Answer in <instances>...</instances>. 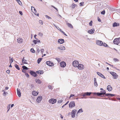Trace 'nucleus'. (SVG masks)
<instances>
[{
    "mask_svg": "<svg viewBox=\"0 0 120 120\" xmlns=\"http://www.w3.org/2000/svg\"><path fill=\"white\" fill-rule=\"evenodd\" d=\"M113 42L115 44L118 45L120 43V37L115 39L113 41Z\"/></svg>",
    "mask_w": 120,
    "mask_h": 120,
    "instance_id": "obj_1",
    "label": "nucleus"
},
{
    "mask_svg": "<svg viewBox=\"0 0 120 120\" xmlns=\"http://www.w3.org/2000/svg\"><path fill=\"white\" fill-rule=\"evenodd\" d=\"M110 73L113 76L114 79H116L117 78L118 75L115 72H110Z\"/></svg>",
    "mask_w": 120,
    "mask_h": 120,
    "instance_id": "obj_2",
    "label": "nucleus"
},
{
    "mask_svg": "<svg viewBox=\"0 0 120 120\" xmlns=\"http://www.w3.org/2000/svg\"><path fill=\"white\" fill-rule=\"evenodd\" d=\"M77 112V110L75 109L72 110L71 112V115L72 118H74L75 116V113Z\"/></svg>",
    "mask_w": 120,
    "mask_h": 120,
    "instance_id": "obj_3",
    "label": "nucleus"
},
{
    "mask_svg": "<svg viewBox=\"0 0 120 120\" xmlns=\"http://www.w3.org/2000/svg\"><path fill=\"white\" fill-rule=\"evenodd\" d=\"M75 102L73 101H71L69 104V108H73L75 106Z\"/></svg>",
    "mask_w": 120,
    "mask_h": 120,
    "instance_id": "obj_4",
    "label": "nucleus"
},
{
    "mask_svg": "<svg viewBox=\"0 0 120 120\" xmlns=\"http://www.w3.org/2000/svg\"><path fill=\"white\" fill-rule=\"evenodd\" d=\"M79 63L77 61H74L72 63L73 66L75 67H77L78 65L79 64Z\"/></svg>",
    "mask_w": 120,
    "mask_h": 120,
    "instance_id": "obj_5",
    "label": "nucleus"
},
{
    "mask_svg": "<svg viewBox=\"0 0 120 120\" xmlns=\"http://www.w3.org/2000/svg\"><path fill=\"white\" fill-rule=\"evenodd\" d=\"M79 70H82L84 68V66L82 64H79L77 66Z\"/></svg>",
    "mask_w": 120,
    "mask_h": 120,
    "instance_id": "obj_6",
    "label": "nucleus"
},
{
    "mask_svg": "<svg viewBox=\"0 0 120 120\" xmlns=\"http://www.w3.org/2000/svg\"><path fill=\"white\" fill-rule=\"evenodd\" d=\"M49 102L52 104H53L56 102V100L53 98L51 99L49 101Z\"/></svg>",
    "mask_w": 120,
    "mask_h": 120,
    "instance_id": "obj_7",
    "label": "nucleus"
},
{
    "mask_svg": "<svg viewBox=\"0 0 120 120\" xmlns=\"http://www.w3.org/2000/svg\"><path fill=\"white\" fill-rule=\"evenodd\" d=\"M46 64L49 66H52L53 65V63L50 61H47L46 62Z\"/></svg>",
    "mask_w": 120,
    "mask_h": 120,
    "instance_id": "obj_8",
    "label": "nucleus"
},
{
    "mask_svg": "<svg viewBox=\"0 0 120 120\" xmlns=\"http://www.w3.org/2000/svg\"><path fill=\"white\" fill-rule=\"evenodd\" d=\"M30 73L31 75L34 77H36L37 75L36 73L34 71H31L30 72Z\"/></svg>",
    "mask_w": 120,
    "mask_h": 120,
    "instance_id": "obj_9",
    "label": "nucleus"
},
{
    "mask_svg": "<svg viewBox=\"0 0 120 120\" xmlns=\"http://www.w3.org/2000/svg\"><path fill=\"white\" fill-rule=\"evenodd\" d=\"M61 67H64L66 66V64L64 62H62L60 63Z\"/></svg>",
    "mask_w": 120,
    "mask_h": 120,
    "instance_id": "obj_10",
    "label": "nucleus"
},
{
    "mask_svg": "<svg viewBox=\"0 0 120 120\" xmlns=\"http://www.w3.org/2000/svg\"><path fill=\"white\" fill-rule=\"evenodd\" d=\"M17 92L18 96L19 97H20L21 96V93L20 92V89L18 88L17 89Z\"/></svg>",
    "mask_w": 120,
    "mask_h": 120,
    "instance_id": "obj_11",
    "label": "nucleus"
},
{
    "mask_svg": "<svg viewBox=\"0 0 120 120\" xmlns=\"http://www.w3.org/2000/svg\"><path fill=\"white\" fill-rule=\"evenodd\" d=\"M103 42L101 41L98 40L96 42V44L97 45L100 46H102Z\"/></svg>",
    "mask_w": 120,
    "mask_h": 120,
    "instance_id": "obj_12",
    "label": "nucleus"
},
{
    "mask_svg": "<svg viewBox=\"0 0 120 120\" xmlns=\"http://www.w3.org/2000/svg\"><path fill=\"white\" fill-rule=\"evenodd\" d=\"M56 27V28L59 30H60L61 32L63 34L66 36H67V34L63 31H62L61 30L60 28L58 26L57 27L55 25H54Z\"/></svg>",
    "mask_w": 120,
    "mask_h": 120,
    "instance_id": "obj_13",
    "label": "nucleus"
},
{
    "mask_svg": "<svg viewBox=\"0 0 120 120\" xmlns=\"http://www.w3.org/2000/svg\"><path fill=\"white\" fill-rule=\"evenodd\" d=\"M42 99V97L41 96H38L37 99V101L38 103Z\"/></svg>",
    "mask_w": 120,
    "mask_h": 120,
    "instance_id": "obj_14",
    "label": "nucleus"
},
{
    "mask_svg": "<svg viewBox=\"0 0 120 120\" xmlns=\"http://www.w3.org/2000/svg\"><path fill=\"white\" fill-rule=\"evenodd\" d=\"M94 29H93L89 30L88 31V32L90 34H92L94 33Z\"/></svg>",
    "mask_w": 120,
    "mask_h": 120,
    "instance_id": "obj_15",
    "label": "nucleus"
},
{
    "mask_svg": "<svg viewBox=\"0 0 120 120\" xmlns=\"http://www.w3.org/2000/svg\"><path fill=\"white\" fill-rule=\"evenodd\" d=\"M107 89L109 91H112V88L111 86L109 85H108V86Z\"/></svg>",
    "mask_w": 120,
    "mask_h": 120,
    "instance_id": "obj_16",
    "label": "nucleus"
},
{
    "mask_svg": "<svg viewBox=\"0 0 120 120\" xmlns=\"http://www.w3.org/2000/svg\"><path fill=\"white\" fill-rule=\"evenodd\" d=\"M23 40L20 38H19L17 39V42L19 43H22L23 42Z\"/></svg>",
    "mask_w": 120,
    "mask_h": 120,
    "instance_id": "obj_17",
    "label": "nucleus"
},
{
    "mask_svg": "<svg viewBox=\"0 0 120 120\" xmlns=\"http://www.w3.org/2000/svg\"><path fill=\"white\" fill-rule=\"evenodd\" d=\"M58 42L60 44H62L64 42V40L63 39H60L58 40Z\"/></svg>",
    "mask_w": 120,
    "mask_h": 120,
    "instance_id": "obj_18",
    "label": "nucleus"
},
{
    "mask_svg": "<svg viewBox=\"0 0 120 120\" xmlns=\"http://www.w3.org/2000/svg\"><path fill=\"white\" fill-rule=\"evenodd\" d=\"M97 74L99 76H101V77L104 79L106 78L102 74H101V73L99 72H97Z\"/></svg>",
    "mask_w": 120,
    "mask_h": 120,
    "instance_id": "obj_19",
    "label": "nucleus"
},
{
    "mask_svg": "<svg viewBox=\"0 0 120 120\" xmlns=\"http://www.w3.org/2000/svg\"><path fill=\"white\" fill-rule=\"evenodd\" d=\"M38 92H36L35 91H33L32 92V94L34 96H37L38 94Z\"/></svg>",
    "mask_w": 120,
    "mask_h": 120,
    "instance_id": "obj_20",
    "label": "nucleus"
},
{
    "mask_svg": "<svg viewBox=\"0 0 120 120\" xmlns=\"http://www.w3.org/2000/svg\"><path fill=\"white\" fill-rule=\"evenodd\" d=\"M58 48L61 50H64L65 49V47L63 46H61L60 47H58Z\"/></svg>",
    "mask_w": 120,
    "mask_h": 120,
    "instance_id": "obj_21",
    "label": "nucleus"
},
{
    "mask_svg": "<svg viewBox=\"0 0 120 120\" xmlns=\"http://www.w3.org/2000/svg\"><path fill=\"white\" fill-rule=\"evenodd\" d=\"M119 26V24L118 23H117L116 22H114L113 24V27H115V26Z\"/></svg>",
    "mask_w": 120,
    "mask_h": 120,
    "instance_id": "obj_22",
    "label": "nucleus"
},
{
    "mask_svg": "<svg viewBox=\"0 0 120 120\" xmlns=\"http://www.w3.org/2000/svg\"><path fill=\"white\" fill-rule=\"evenodd\" d=\"M115 95L114 94H105V95L107 96H111L112 97Z\"/></svg>",
    "mask_w": 120,
    "mask_h": 120,
    "instance_id": "obj_23",
    "label": "nucleus"
},
{
    "mask_svg": "<svg viewBox=\"0 0 120 120\" xmlns=\"http://www.w3.org/2000/svg\"><path fill=\"white\" fill-rule=\"evenodd\" d=\"M36 73L40 74H43L44 72L42 70H39L36 71Z\"/></svg>",
    "mask_w": 120,
    "mask_h": 120,
    "instance_id": "obj_24",
    "label": "nucleus"
},
{
    "mask_svg": "<svg viewBox=\"0 0 120 120\" xmlns=\"http://www.w3.org/2000/svg\"><path fill=\"white\" fill-rule=\"evenodd\" d=\"M94 85L96 86H97L98 85L97 84V83L96 81V78H94Z\"/></svg>",
    "mask_w": 120,
    "mask_h": 120,
    "instance_id": "obj_25",
    "label": "nucleus"
},
{
    "mask_svg": "<svg viewBox=\"0 0 120 120\" xmlns=\"http://www.w3.org/2000/svg\"><path fill=\"white\" fill-rule=\"evenodd\" d=\"M66 24L68 25V26L70 28H73V26L71 24L69 23H66Z\"/></svg>",
    "mask_w": 120,
    "mask_h": 120,
    "instance_id": "obj_26",
    "label": "nucleus"
},
{
    "mask_svg": "<svg viewBox=\"0 0 120 120\" xmlns=\"http://www.w3.org/2000/svg\"><path fill=\"white\" fill-rule=\"evenodd\" d=\"M101 92L102 94V95H103V96H104V95L105 94H105H106V91L105 90H103L102 91H101Z\"/></svg>",
    "mask_w": 120,
    "mask_h": 120,
    "instance_id": "obj_27",
    "label": "nucleus"
},
{
    "mask_svg": "<svg viewBox=\"0 0 120 120\" xmlns=\"http://www.w3.org/2000/svg\"><path fill=\"white\" fill-rule=\"evenodd\" d=\"M32 8H34V14L35 15H36L37 14V11L36 9L34 7L32 6L31 7V9L32 10Z\"/></svg>",
    "mask_w": 120,
    "mask_h": 120,
    "instance_id": "obj_28",
    "label": "nucleus"
},
{
    "mask_svg": "<svg viewBox=\"0 0 120 120\" xmlns=\"http://www.w3.org/2000/svg\"><path fill=\"white\" fill-rule=\"evenodd\" d=\"M35 81H36V82L40 84L41 82V81L39 79H36Z\"/></svg>",
    "mask_w": 120,
    "mask_h": 120,
    "instance_id": "obj_29",
    "label": "nucleus"
},
{
    "mask_svg": "<svg viewBox=\"0 0 120 120\" xmlns=\"http://www.w3.org/2000/svg\"><path fill=\"white\" fill-rule=\"evenodd\" d=\"M22 68H23V70H27L29 69V68H28L25 66H23Z\"/></svg>",
    "mask_w": 120,
    "mask_h": 120,
    "instance_id": "obj_30",
    "label": "nucleus"
},
{
    "mask_svg": "<svg viewBox=\"0 0 120 120\" xmlns=\"http://www.w3.org/2000/svg\"><path fill=\"white\" fill-rule=\"evenodd\" d=\"M83 110L81 108V109H79L78 110L77 113L78 114V113H79L82 112H83Z\"/></svg>",
    "mask_w": 120,
    "mask_h": 120,
    "instance_id": "obj_31",
    "label": "nucleus"
},
{
    "mask_svg": "<svg viewBox=\"0 0 120 120\" xmlns=\"http://www.w3.org/2000/svg\"><path fill=\"white\" fill-rule=\"evenodd\" d=\"M15 66L17 69L18 70H20V68H19V66L16 64H15Z\"/></svg>",
    "mask_w": 120,
    "mask_h": 120,
    "instance_id": "obj_32",
    "label": "nucleus"
},
{
    "mask_svg": "<svg viewBox=\"0 0 120 120\" xmlns=\"http://www.w3.org/2000/svg\"><path fill=\"white\" fill-rule=\"evenodd\" d=\"M77 5L75 4L74 3H73L71 5V7L73 9L76 6H77Z\"/></svg>",
    "mask_w": 120,
    "mask_h": 120,
    "instance_id": "obj_33",
    "label": "nucleus"
},
{
    "mask_svg": "<svg viewBox=\"0 0 120 120\" xmlns=\"http://www.w3.org/2000/svg\"><path fill=\"white\" fill-rule=\"evenodd\" d=\"M42 59V58H40L38 59L37 60V62L38 64H39L40 63L41 60Z\"/></svg>",
    "mask_w": 120,
    "mask_h": 120,
    "instance_id": "obj_34",
    "label": "nucleus"
},
{
    "mask_svg": "<svg viewBox=\"0 0 120 120\" xmlns=\"http://www.w3.org/2000/svg\"><path fill=\"white\" fill-rule=\"evenodd\" d=\"M86 96H90L92 93L90 92H86Z\"/></svg>",
    "mask_w": 120,
    "mask_h": 120,
    "instance_id": "obj_35",
    "label": "nucleus"
},
{
    "mask_svg": "<svg viewBox=\"0 0 120 120\" xmlns=\"http://www.w3.org/2000/svg\"><path fill=\"white\" fill-rule=\"evenodd\" d=\"M86 92L85 93H82L81 94V95L83 96V97H86Z\"/></svg>",
    "mask_w": 120,
    "mask_h": 120,
    "instance_id": "obj_36",
    "label": "nucleus"
},
{
    "mask_svg": "<svg viewBox=\"0 0 120 120\" xmlns=\"http://www.w3.org/2000/svg\"><path fill=\"white\" fill-rule=\"evenodd\" d=\"M30 51L33 53H34L35 52V51L33 48L31 49H30Z\"/></svg>",
    "mask_w": 120,
    "mask_h": 120,
    "instance_id": "obj_37",
    "label": "nucleus"
},
{
    "mask_svg": "<svg viewBox=\"0 0 120 120\" xmlns=\"http://www.w3.org/2000/svg\"><path fill=\"white\" fill-rule=\"evenodd\" d=\"M102 45L103 46L105 47H106L108 45L105 43H103L102 44Z\"/></svg>",
    "mask_w": 120,
    "mask_h": 120,
    "instance_id": "obj_38",
    "label": "nucleus"
},
{
    "mask_svg": "<svg viewBox=\"0 0 120 120\" xmlns=\"http://www.w3.org/2000/svg\"><path fill=\"white\" fill-rule=\"evenodd\" d=\"M8 94V93L7 92H4L3 93V95L4 96H5Z\"/></svg>",
    "mask_w": 120,
    "mask_h": 120,
    "instance_id": "obj_39",
    "label": "nucleus"
},
{
    "mask_svg": "<svg viewBox=\"0 0 120 120\" xmlns=\"http://www.w3.org/2000/svg\"><path fill=\"white\" fill-rule=\"evenodd\" d=\"M97 95L98 96H101L102 95L101 93H97Z\"/></svg>",
    "mask_w": 120,
    "mask_h": 120,
    "instance_id": "obj_40",
    "label": "nucleus"
},
{
    "mask_svg": "<svg viewBox=\"0 0 120 120\" xmlns=\"http://www.w3.org/2000/svg\"><path fill=\"white\" fill-rule=\"evenodd\" d=\"M24 57L22 59V62L23 63H24L25 64H27V63L25 62H24V60H25L24 59Z\"/></svg>",
    "mask_w": 120,
    "mask_h": 120,
    "instance_id": "obj_41",
    "label": "nucleus"
},
{
    "mask_svg": "<svg viewBox=\"0 0 120 120\" xmlns=\"http://www.w3.org/2000/svg\"><path fill=\"white\" fill-rule=\"evenodd\" d=\"M105 13V11L104 10L101 12V14L102 15H104Z\"/></svg>",
    "mask_w": 120,
    "mask_h": 120,
    "instance_id": "obj_42",
    "label": "nucleus"
},
{
    "mask_svg": "<svg viewBox=\"0 0 120 120\" xmlns=\"http://www.w3.org/2000/svg\"><path fill=\"white\" fill-rule=\"evenodd\" d=\"M19 4V5H22V3L21 2V1L19 0V1L17 2Z\"/></svg>",
    "mask_w": 120,
    "mask_h": 120,
    "instance_id": "obj_43",
    "label": "nucleus"
},
{
    "mask_svg": "<svg viewBox=\"0 0 120 120\" xmlns=\"http://www.w3.org/2000/svg\"><path fill=\"white\" fill-rule=\"evenodd\" d=\"M10 105H8L7 107V109H8V110L7 112L10 109Z\"/></svg>",
    "mask_w": 120,
    "mask_h": 120,
    "instance_id": "obj_44",
    "label": "nucleus"
},
{
    "mask_svg": "<svg viewBox=\"0 0 120 120\" xmlns=\"http://www.w3.org/2000/svg\"><path fill=\"white\" fill-rule=\"evenodd\" d=\"M45 16L46 17V18H48L49 19H51L52 18L51 17H50L48 16V15H46Z\"/></svg>",
    "mask_w": 120,
    "mask_h": 120,
    "instance_id": "obj_45",
    "label": "nucleus"
},
{
    "mask_svg": "<svg viewBox=\"0 0 120 120\" xmlns=\"http://www.w3.org/2000/svg\"><path fill=\"white\" fill-rule=\"evenodd\" d=\"M63 101V100L61 99H60L58 100V102L59 103H61Z\"/></svg>",
    "mask_w": 120,
    "mask_h": 120,
    "instance_id": "obj_46",
    "label": "nucleus"
},
{
    "mask_svg": "<svg viewBox=\"0 0 120 120\" xmlns=\"http://www.w3.org/2000/svg\"><path fill=\"white\" fill-rule=\"evenodd\" d=\"M84 3V2H81L79 3V4L80 5V6H82L83 5V4Z\"/></svg>",
    "mask_w": 120,
    "mask_h": 120,
    "instance_id": "obj_47",
    "label": "nucleus"
},
{
    "mask_svg": "<svg viewBox=\"0 0 120 120\" xmlns=\"http://www.w3.org/2000/svg\"><path fill=\"white\" fill-rule=\"evenodd\" d=\"M9 58L10 59V60H11V63H12L13 62V58H11L10 57H9Z\"/></svg>",
    "mask_w": 120,
    "mask_h": 120,
    "instance_id": "obj_48",
    "label": "nucleus"
},
{
    "mask_svg": "<svg viewBox=\"0 0 120 120\" xmlns=\"http://www.w3.org/2000/svg\"><path fill=\"white\" fill-rule=\"evenodd\" d=\"M92 21H91L89 23V25L90 26H91L92 25Z\"/></svg>",
    "mask_w": 120,
    "mask_h": 120,
    "instance_id": "obj_49",
    "label": "nucleus"
},
{
    "mask_svg": "<svg viewBox=\"0 0 120 120\" xmlns=\"http://www.w3.org/2000/svg\"><path fill=\"white\" fill-rule=\"evenodd\" d=\"M39 22L41 25H42L43 24V22L42 20H40L39 21Z\"/></svg>",
    "mask_w": 120,
    "mask_h": 120,
    "instance_id": "obj_50",
    "label": "nucleus"
},
{
    "mask_svg": "<svg viewBox=\"0 0 120 120\" xmlns=\"http://www.w3.org/2000/svg\"><path fill=\"white\" fill-rule=\"evenodd\" d=\"M25 75L27 77H29V75L27 73H26Z\"/></svg>",
    "mask_w": 120,
    "mask_h": 120,
    "instance_id": "obj_51",
    "label": "nucleus"
},
{
    "mask_svg": "<svg viewBox=\"0 0 120 120\" xmlns=\"http://www.w3.org/2000/svg\"><path fill=\"white\" fill-rule=\"evenodd\" d=\"M33 42L34 43V44H36L37 43V41L36 40H34L33 41Z\"/></svg>",
    "mask_w": 120,
    "mask_h": 120,
    "instance_id": "obj_52",
    "label": "nucleus"
},
{
    "mask_svg": "<svg viewBox=\"0 0 120 120\" xmlns=\"http://www.w3.org/2000/svg\"><path fill=\"white\" fill-rule=\"evenodd\" d=\"M114 61L116 62V61H118V59L117 58H114L113 59Z\"/></svg>",
    "mask_w": 120,
    "mask_h": 120,
    "instance_id": "obj_53",
    "label": "nucleus"
},
{
    "mask_svg": "<svg viewBox=\"0 0 120 120\" xmlns=\"http://www.w3.org/2000/svg\"><path fill=\"white\" fill-rule=\"evenodd\" d=\"M37 52H38V53L39 52H40V50L39 49V48H37Z\"/></svg>",
    "mask_w": 120,
    "mask_h": 120,
    "instance_id": "obj_54",
    "label": "nucleus"
},
{
    "mask_svg": "<svg viewBox=\"0 0 120 120\" xmlns=\"http://www.w3.org/2000/svg\"><path fill=\"white\" fill-rule=\"evenodd\" d=\"M51 6L52 7H53V8H54V9H55L57 11H58V9L57 8H56L55 7H54V6H53V5H52Z\"/></svg>",
    "mask_w": 120,
    "mask_h": 120,
    "instance_id": "obj_55",
    "label": "nucleus"
},
{
    "mask_svg": "<svg viewBox=\"0 0 120 120\" xmlns=\"http://www.w3.org/2000/svg\"><path fill=\"white\" fill-rule=\"evenodd\" d=\"M106 63L107 64H108L110 66H111V67H113V65H112L110 64L107 63V62H106Z\"/></svg>",
    "mask_w": 120,
    "mask_h": 120,
    "instance_id": "obj_56",
    "label": "nucleus"
},
{
    "mask_svg": "<svg viewBox=\"0 0 120 120\" xmlns=\"http://www.w3.org/2000/svg\"><path fill=\"white\" fill-rule=\"evenodd\" d=\"M40 51L41 53H42L44 51V49H42L40 50Z\"/></svg>",
    "mask_w": 120,
    "mask_h": 120,
    "instance_id": "obj_57",
    "label": "nucleus"
},
{
    "mask_svg": "<svg viewBox=\"0 0 120 120\" xmlns=\"http://www.w3.org/2000/svg\"><path fill=\"white\" fill-rule=\"evenodd\" d=\"M10 70H8L6 71V72L7 73L9 74L10 73Z\"/></svg>",
    "mask_w": 120,
    "mask_h": 120,
    "instance_id": "obj_58",
    "label": "nucleus"
},
{
    "mask_svg": "<svg viewBox=\"0 0 120 120\" xmlns=\"http://www.w3.org/2000/svg\"><path fill=\"white\" fill-rule=\"evenodd\" d=\"M19 14L21 15H23V13H22V11H19Z\"/></svg>",
    "mask_w": 120,
    "mask_h": 120,
    "instance_id": "obj_59",
    "label": "nucleus"
},
{
    "mask_svg": "<svg viewBox=\"0 0 120 120\" xmlns=\"http://www.w3.org/2000/svg\"><path fill=\"white\" fill-rule=\"evenodd\" d=\"M36 36H37V35L36 34H35L34 35V37L35 39L37 40V39L36 38Z\"/></svg>",
    "mask_w": 120,
    "mask_h": 120,
    "instance_id": "obj_60",
    "label": "nucleus"
},
{
    "mask_svg": "<svg viewBox=\"0 0 120 120\" xmlns=\"http://www.w3.org/2000/svg\"><path fill=\"white\" fill-rule=\"evenodd\" d=\"M37 40V42L38 43H41V41H40V40H39L38 39Z\"/></svg>",
    "mask_w": 120,
    "mask_h": 120,
    "instance_id": "obj_61",
    "label": "nucleus"
},
{
    "mask_svg": "<svg viewBox=\"0 0 120 120\" xmlns=\"http://www.w3.org/2000/svg\"><path fill=\"white\" fill-rule=\"evenodd\" d=\"M74 96V95H73L72 94H71L70 95V98Z\"/></svg>",
    "mask_w": 120,
    "mask_h": 120,
    "instance_id": "obj_62",
    "label": "nucleus"
},
{
    "mask_svg": "<svg viewBox=\"0 0 120 120\" xmlns=\"http://www.w3.org/2000/svg\"><path fill=\"white\" fill-rule=\"evenodd\" d=\"M56 59L58 61L59 60H60V59L58 58H56Z\"/></svg>",
    "mask_w": 120,
    "mask_h": 120,
    "instance_id": "obj_63",
    "label": "nucleus"
},
{
    "mask_svg": "<svg viewBox=\"0 0 120 120\" xmlns=\"http://www.w3.org/2000/svg\"><path fill=\"white\" fill-rule=\"evenodd\" d=\"M39 34L41 36H42V35H43V34H42L41 33H39Z\"/></svg>",
    "mask_w": 120,
    "mask_h": 120,
    "instance_id": "obj_64",
    "label": "nucleus"
}]
</instances>
